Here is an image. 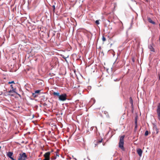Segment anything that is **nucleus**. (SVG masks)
<instances>
[{
	"label": "nucleus",
	"mask_w": 160,
	"mask_h": 160,
	"mask_svg": "<svg viewBox=\"0 0 160 160\" xmlns=\"http://www.w3.org/2000/svg\"><path fill=\"white\" fill-rule=\"evenodd\" d=\"M102 40L104 42L106 40V38L104 37V36H102Z\"/></svg>",
	"instance_id": "18"
},
{
	"label": "nucleus",
	"mask_w": 160,
	"mask_h": 160,
	"mask_svg": "<svg viewBox=\"0 0 160 160\" xmlns=\"http://www.w3.org/2000/svg\"><path fill=\"white\" fill-rule=\"evenodd\" d=\"M40 92V90H36L35 91V93H34L36 94V93H39Z\"/></svg>",
	"instance_id": "16"
},
{
	"label": "nucleus",
	"mask_w": 160,
	"mask_h": 160,
	"mask_svg": "<svg viewBox=\"0 0 160 160\" xmlns=\"http://www.w3.org/2000/svg\"><path fill=\"white\" fill-rule=\"evenodd\" d=\"M18 160H26L27 158V155L25 152H22L19 154Z\"/></svg>",
	"instance_id": "3"
},
{
	"label": "nucleus",
	"mask_w": 160,
	"mask_h": 160,
	"mask_svg": "<svg viewBox=\"0 0 160 160\" xmlns=\"http://www.w3.org/2000/svg\"><path fill=\"white\" fill-rule=\"evenodd\" d=\"M10 159H11L12 160H15V159H14L13 158H12V157L11 158H10Z\"/></svg>",
	"instance_id": "22"
},
{
	"label": "nucleus",
	"mask_w": 160,
	"mask_h": 160,
	"mask_svg": "<svg viewBox=\"0 0 160 160\" xmlns=\"http://www.w3.org/2000/svg\"><path fill=\"white\" fill-rule=\"evenodd\" d=\"M157 112L158 119L160 121V103H159L158 106Z\"/></svg>",
	"instance_id": "4"
},
{
	"label": "nucleus",
	"mask_w": 160,
	"mask_h": 160,
	"mask_svg": "<svg viewBox=\"0 0 160 160\" xmlns=\"http://www.w3.org/2000/svg\"><path fill=\"white\" fill-rule=\"evenodd\" d=\"M137 125H136V126H135V128H137Z\"/></svg>",
	"instance_id": "27"
},
{
	"label": "nucleus",
	"mask_w": 160,
	"mask_h": 160,
	"mask_svg": "<svg viewBox=\"0 0 160 160\" xmlns=\"http://www.w3.org/2000/svg\"><path fill=\"white\" fill-rule=\"evenodd\" d=\"M8 83L9 84H11V83H14V81H12L11 82H9Z\"/></svg>",
	"instance_id": "19"
},
{
	"label": "nucleus",
	"mask_w": 160,
	"mask_h": 160,
	"mask_svg": "<svg viewBox=\"0 0 160 160\" xmlns=\"http://www.w3.org/2000/svg\"><path fill=\"white\" fill-rule=\"evenodd\" d=\"M63 16L64 17H66L67 16V15L65 14H63Z\"/></svg>",
	"instance_id": "24"
},
{
	"label": "nucleus",
	"mask_w": 160,
	"mask_h": 160,
	"mask_svg": "<svg viewBox=\"0 0 160 160\" xmlns=\"http://www.w3.org/2000/svg\"><path fill=\"white\" fill-rule=\"evenodd\" d=\"M148 22H149L150 23H151L153 24H155V22H154L152 21L150 18L148 17Z\"/></svg>",
	"instance_id": "8"
},
{
	"label": "nucleus",
	"mask_w": 160,
	"mask_h": 160,
	"mask_svg": "<svg viewBox=\"0 0 160 160\" xmlns=\"http://www.w3.org/2000/svg\"><path fill=\"white\" fill-rule=\"evenodd\" d=\"M119 160H122V159L121 158Z\"/></svg>",
	"instance_id": "29"
},
{
	"label": "nucleus",
	"mask_w": 160,
	"mask_h": 160,
	"mask_svg": "<svg viewBox=\"0 0 160 160\" xmlns=\"http://www.w3.org/2000/svg\"><path fill=\"white\" fill-rule=\"evenodd\" d=\"M10 95H11V96H14V95L13 94H10Z\"/></svg>",
	"instance_id": "26"
},
{
	"label": "nucleus",
	"mask_w": 160,
	"mask_h": 160,
	"mask_svg": "<svg viewBox=\"0 0 160 160\" xmlns=\"http://www.w3.org/2000/svg\"><path fill=\"white\" fill-rule=\"evenodd\" d=\"M8 92L10 93H11L13 92L12 90H10L9 91H8Z\"/></svg>",
	"instance_id": "21"
},
{
	"label": "nucleus",
	"mask_w": 160,
	"mask_h": 160,
	"mask_svg": "<svg viewBox=\"0 0 160 160\" xmlns=\"http://www.w3.org/2000/svg\"><path fill=\"white\" fill-rule=\"evenodd\" d=\"M125 137V135H123L120 136V138L119 142V147L123 151H124V148L123 147L124 145V138Z\"/></svg>",
	"instance_id": "2"
},
{
	"label": "nucleus",
	"mask_w": 160,
	"mask_h": 160,
	"mask_svg": "<svg viewBox=\"0 0 160 160\" xmlns=\"http://www.w3.org/2000/svg\"><path fill=\"white\" fill-rule=\"evenodd\" d=\"M135 122L136 123H137V121H136Z\"/></svg>",
	"instance_id": "30"
},
{
	"label": "nucleus",
	"mask_w": 160,
	"mask_h": 160,
	"mask_svg": "<svg viewBox=\"0 0 160 160\" xmlns=\"http://www.w3.org/2000/svg\"><path fill=\"white\" fill-rule=\"evenodd\" d=\"M137 151L138 155L141 157L142 155V149L140 148H138L137 149Z\"/></svg>",
	"instance_id": "7"
},
{
	"label": "nucleus",
	"mask_w": 160,
	"mask_h": 160,
	"mask_svg": "<svg viewBox=\"0 0 160 160\" xmlns=\"http://www.w3.org/2000/svg\"><path fill=\"white\" fill-rule=\"evenodd\" d=\"M53 11L54 12H55V11L54 10V11Z\"/></svg>",
	"instance_id": "28"
},
{
	"label": "nucleus",
	"mask_w": 160,
	"mask_h": 160,
	"mask_svg": "<svg viewBox=\"0 0 160 160\" xmlns=\"http://www.w3.org/2000/svg\"><path fill=\"white\" fill-rule=\"evenodd\" d=\"M53 10H55V6L53 5Z\"/></svg>",
	"instance_id": "23"
},
{
	"label": "nucleus",
	"mask_w": 160,
	"mask_h": 160,
	"mask_svg": "<svg viewBox=\"0 0 160 160\" xmlns=\"http://www.w3.org/2000/svg\"><path fill=\"white\" fill-rule=\"evenodd\" d=\"M113 14V12H105L104 14L107 16L108 18H111L112 17Z\"/></svg>",
	"instance_id": "6"
},
{
	"label": "nucleus",
	"mask_w": 160,
	"mask_h": 160,
	"mask_svg": "<svg viewBox=\"0 0 160 160\" xmlns=\"http://www.w3.org/2000/svg\"><path fill=\"white\" fill-rule=\"evenodd\" d=\"M32 95H33V96L35 98L37 96L35 95V93H32Z\"/></svg>",
	"instance_id": "20"
},
{
	"label": "nucleus",
	"mask_w": 160,
	"mask_h": 160,
	"mask_svg": "<svg viewBox=\"0 0 160 160\" xmlns=\"http://www.w3.org/2000/svg\"><path fill=\"white\" fill-rule=\"evenodd\" d=\"M53 94L54 96L58 97L60 101H65L67 99V95L66 93L60 95L59 92H54L53 93Z\"/></svg>",
	"instance_id": "1"
},
{
	"label": "nucleus",
	"mask_w": 160,
	"mask_h": 160,
	"mask_svg": "<svg viewBox=\"0 0 160 160\" xmlns=\"http://www.w3.org/2000/svg\"><path fill=\"white\" fill-rule=\"evenodd\" d=\"M149 132L147 130L146 131L145 133V136H147L148 135Z\"/></svg>",
	"instance_id": "15"
},
{
	"label": "nucleus",
	"mask_w": 160,
	"mask_h": 160,
	"mask_svg": "<svg viewBox=\"0 0 160 160\" xmlns=\"http://www.w3.org/2000/svg\"><path fill=\"white\" fill-rule=\"evenodd\" d=\"M156 129H157V130H158V129H157V128Z\"/></svg>",
	"instance_id": "31"
},
{
	"label": "nucleus",
	"mask_w": 160,
	"mask_h": 160,
	"mask_svg": "<svg viewBox=\"0 0 160 160\" xmlns=\"http://www.w3.org/2000/svg\"><path fill=\"white\" fill-rule=\"evenodd\" d=\"M149 48L151 50V51L154 52V48H153L152 46L151 45H149Z\"/></svg>",
	"instance_id": "13"
},
{
	"label": "nucleus",
	"mask_w": 160,
	"mask_h": 160,
	"mask_svg": "<svg viewBox=\"0 0 160 160\" xmlns=\"http://www.w3.org/2000/svg\"><path fill=\"white\" fill-rule=\"evenodd\" d=\"M11 88L13 89V87L12 86V85H11Z\"/></svg>",
	"instance_id": "25"
},
{
	"label": "nucleus",
	"mask_w": 160,
	"mask_h": 160,
	"mask_svg": "<svg viewBox=\"0 0 160 160\" xmlns=\"http://www.w3.org/2000/svg\"><path fill=\"white\" fill-rule=\"evenodd\" d=\"M102 142V139L99 140H97L96 141V143H95V147H96L97 145Z\"/></svg>",
	"instance_id": "10"
},
{
	"label": "nucleus",
	"mask_w": 160,
	"mask_h": 160,
	"mask_svg": "<svg viewBox=\"0 0 160 160\" xmlns=\"http://www.w3.org/2000/svg\"><path fill=\"white\" fill-rule=\"evenodd\" d=\"M51 152H48L45 153L44 155V157L45 158L43 160H50V155Z\"/></svg>",
	"instance_id": "5"
},
{
	"label": "nucleus",
	"mask_w": 160,
	"mask_h": 160,
	"mask_svg": "<svg viewBox=\"0 0 160 160\" xmlns=\"http://www.w3.org/2000/svg\"><path fill=\"white\" fill-rule=\"evenodd\" d=\"M16 88H14V89H12V92H14V93H15L16 94H18V95H19V96H20V95L18 94V93H17L16 92Z\"/></svg>",
	"instance_id": "14"
},
{
	"label": "nucleus",
	"mask_w": 160,
	"mask_h": 160,
	"mask_svg": "<svg viewBox=\"0 0 160 160\" xmlns=\"http://www.w3.org/2000/svg\"><path fill=\"white\" fill-rule=\"evenodd\" d=\"M61 56L63 58L65 59V61H66V58H68L69 57V55H66L65 56H64L63 55H61Z\"/></svg>",
	"instance_id": "12"
},
{
	"label": "nucleus",
	"mask_w": 160,
	"mask_h": 160,
	"mask_svg": "<svg viewBox=\"0 0 160 160\" xmlns=\"http://www.w3.org/2000/svg\"><path fill=\"white\" fill-rule=\"evenodd\" d=\"M100 20H96V21H95V23H96L97 24V25H98L99 24V21Z\"/></svg>",
	"instance_id": "17"
},
{
	"label": "nucleus",
	"mask_w": 160,
	"mask_h": 160,
	"mask_svg": "<svg viewBox=\"0 0 160 160\" xmlns=\"http://www.w3.org/2000/svg\"><path fill=\"white\" fill-rule=\"evenodd\" d=\"M13 154V153L11 152H8L7 154V156L9 157L10 158L12 157V156Z\"/></svg>",
	"instance_id": "9"
},
{
	"label": "nucleus",
	"mask_w": 160,
	"mask_h": 160,
	"mask_svg": "<svg viewBox=\"0 0 160 160\" xmlns=\"http://www.w3.org/2000/svg\"><path fill=\"white\" fill-rule=\"evenodd\" d=\"M1 148V146H0V148Z\"/></svg>",
	"instance_id": "32"
},
{
	"label": "nucleus",
	"mask_w": 160,
	"mask_h": 160,
	"mask_svg": "<svg viewBox=\"0 0 160 160\" xmlns=\"http://www.w3.org/2000/svg\"><path fill=\"white\" fill-rule=\"evenodd\" d=\"M129 99L130 102L131 104V107L133 108V99L131 97Z\"/></svg>",
	"instance_id": "11"
}]
</instances>
